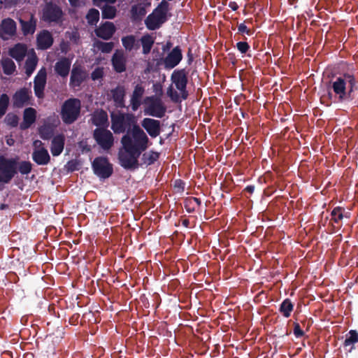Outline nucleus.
<instances>
[{
	"instance_id": "nucleus-1",
	"label": "nucleus",
	"mask_w": 358,
	"mask_h": 358,
	"mask_svg": "<svg viewBox=\"0 0 358 358\" xmlns=\"http://www.w3.org/2000/svg\"><path fill=\"white\" fill-rule=\"evenodd\" d=\"M150 140L145 132L138 125L134 124L131 135L127 132L121 138L123 151L118 153L120 164L125 169L138 167V158L149 147Z\"/></svg>"
},
{
	"instance_id": "nucleus-2",
	"label": "nucleus",
	"mask_w": 358,
	"mask_h": 358,
	"mask_svg": "<svg viewBox=\"0 0 358 358\" xmlns=\"http://www.w3.org/2000/svg\"><path fill=\"white\" fill-rule=\"evenodd\" d=\"M331 87L341 102H348L356 99L358 94V80L352 72L340 73Z\"/></svg>"
},
{
	"instance_id": "nucleus-3",
	"label": "nucleus",
	"mask_w": 358,
	"mask_h": 358,
	"mask_svg": "<svg viewBox=\"0 0 358 358\" xmlns=\"http://www.w3.org/2000/svg\"><path fill=\"white\" fill-rule=\"evenodd\" d=\"M169 10V3L166 0H162L145 20V24L148 29L154 31L159 29L167 21Z\"/></svg>"
},
{
	"instance_id": "nucleus-4",
	"label": "nucleus",
	"mask_w": 358,
	"mask_h": 358,
	"mask_svg": "<svg viewBox=\"0 0 358 358\" xmlns=\"http://www.w3.org/2000/svg\"><path fill=\"white\" fill-rule=\"evenodd\" d=\"M81 102L78 99H66L61 108L60 115L63 122L71 124L76 122L80 114Z\"/></svg>"
},
{
	"instance_id": "nucleus-5",
	"label": "nucleus",
	"mask_w": 358,
	"mask_h": 358,
	"mask_svg": "<svg viewBox=\"0 0 358 358\" xmlns=\"http://www.w3.org/2000/svg\"><path fill=\"white\" fill-rule=\"evenodd\" d=\"M111 129L116 134H123L129 131L132 124H135L134 116L130 113H112L110 114Z\"/></svg>"
},
{
	"instance_id": "nucleus-6",
	"label": "nucleus",
	"mask_w": 358,
	"mask_h": 358,
	"mask_svg": "<svg viewBox=\"0 0 358 358\" xmlns=\"http://www.w3.org/2000/svg\"><path fill=\"white\" fill-rule=\"evenodd\" d=\"M19 157L6 158L0 155V182L8 184L17 173V165Z\"/></svg>"
},
{
	"instance_id": "nucleus-7",
	"label": "nucleus",
	"mask_w": 358,
	"mask_h": 358,
	"mask_svg": "<svg viewBox=\"0 0 358 358\" xmlns=\"http://www.w3.org/2000/svg\"><path fill=\"white\" fill-rule=\"evenodd\" d=\"M64 12L62 8L52 1L47 2L42 10L41 20L49 24L62 22Z\"/></svg>"
},
{
	"instance_id": "nucleus-8",
	"label": "nucleus",
	"mask_w": 358,
	"mask_h": 358,
	"mask_svg": "<svg viewBox=\"0 0 358 358\" xmlns=\"http://www.w3.org/2000/svg\"><path fill=\"white\" fill-rule=\"evenodd\" d=\"M92 168L94 173L101 179L108 178L113 173V164L105 157H96L92 163Z\"/></svg>"
},
{
	"instance_id": "nucleus-9",
	"label": "nucleus",
	"mask_w": 358,
	"mask_h": 358,
	"mask_svg": "<svg viewBox=\"0 0 358 358\" xmlns=\"http://www.w3.org/2000/svg\"><path fill=\"white\" fill-rule=\"evenodd\" d=\"M146 101L148 104L145 110V114L157 118H162L165 115L166 107L159 97L156 96H148L146 98Z\"/></svg>"
},
{
	"instance_id": "nucleus-10",
	"label": "nucleus",
	"mask_w": 358,
	"mask_h": 358,
	"mask_svg": "<svg viewBox=\"0 0 358 358\" xmlns=\"http://www.w3.org/2000/svg\"><path fill=\"white\" fill-rule=\"evenodd\" d=\"M93 138L104 150H108L113 146V135L106 128H96L93 131Z\"/></svg>"
},
{
	"instance_id": "nucleus-11",
	"label": "nucleus",
	"mask_w": 358,
	"mask_h": 358,
	"mask_svg": "<svg viewBox=\"0 0 358 358\" xmlns=\"http://www.w3.org/2000/svg\"><path fill=\"white\" fill-rule=\"evenodd\" d=\"M32 94L30 89L22 87L17 90L12 96V103L14 108H22L31 104Z\"/></svg>"
},
{
	"instance_id": "nucleus-12",
	"label": "nucleus",
	"mask_w": 358,
	"mask_h": 358,
	"mask_svg": "<svg viewBox=\"0 0 358 358\" xmlns=\"http://www.w3.org/2000/svg\"><path fill=\"white\" fill-rule=\"evenodd\" d=\"M87 76L88 74L83 66L74 64L71 71L70 87L73 88L80 87L87 79Z\"/></svg>"
},
{
	"instance_id": "nucleus-13",
	"label": "nucleus",
	"mask_w": 358,
	"mask_h": 358,
	"mask_svg": "<svg viewBox=\"0 0 358 358\" xmlns=\"http://www.w3.org/2000/svg\"><path fill=\"white\" fill-rule=\"evenodd\" d=\"M17 24L10 17H7L1 20L0 23V38L3 40H8L16 35Z\"/></svg>"
},
{
	"instance_id": "nucleus-14",
	"label": "nucleus",
	"mask_w": 358,
	"mask_h": 358,
	"mask_svg": "<svg viewBox=\"0 0 358 358\" xmlns=\"http://www.w3.org/2000/svg\"><path fill=\"white\" fill-rule=\"evenodd\" d=\"M141 124L151 138H156L161 133V122L158 120L145 117Z\"/></svg>"
},
{
	"instance_id": "nucleus-15",
	"label": "nucleus",
	"mask_w": 358,
	"mask_h": 358,
	"mask_svg": "<svg viewBox=\"0 0 358 358\" xmlns=\"http://www.w3.org/2000/svg\"><path fill=\"white\" fill-rule=\"evenodd\" d=\"M116 31V27L112 22H102L94 29V33L98 38L108 41L110 39Z\"/></svg>"
},
{
	"instance_id": "nucleus-16",
	"label": "nucleus",
	"mask_w": 358,
	"mask_h": 358,
	"mask_svg": "<svg viewBox=\"0 0 358 358\" xmlns=\"http://www.w3.org/2000/svg\"><path fill=\"white\" fill-rule=\"evenodd\" d=\"M182 54L180 46H176L168 53L164 59V65L165 69H171L176 67L182 60Z\"/></svg>"
},
{
	"instance_id": "nucleus-17",
	"label": "nucleus",
	"mask_w": 358,
	"mask_h": 358,
	"mask_svg": "<svg viewBox=\"0 0 358 358\" xmlns=\"http://www.w3.org/2000/svg\"><path fill=\"white\" fill-rule=\"evenodd\" d=\"M19 23L22 33L24 36L32 35L34 34L36 26L37 19L34 13H31L27 19L19 18Z\"/></svg>"
},
{
	"instance_id": "nucleus-18",
	"label": "nucleus",
	"mask_w": 358,
	"mask_h": 358,
	"mask_svg": "<svg viewBox=\"0 0 358 358\" xmlns=\"http://www.w3.org/2000/svg\"><path fill=\"white\" fill-rule=\"evenodd\" d=\"M54 42L51 33L48 30H43L39 32L36 37L37 47L40 50H47L50 48Z\"/></svg>"
},
{
	"instance_id": "nucleus-19",
	"label": "nucleus",
	"mask_w": 358,
	"mask_h": 358,
	"mask_svg": "<svg viewBox=\"0 0 358 358\" xmlns=\"http://www.w3.org/2000/svg\"><path fill=\"white\" fill-rule=\"evenodd\" d=\"M90 120L92 124L97 128H106L109 124L108 114L103 109L95 110L92 114Z\"/></svg>"
},
{
	"instance_id": "nucleus-20",
	"label": "nucleus",
	"mask_w": 358,
	"mask_h": 358,
	"mask_svg": "<svg viewBox=\"0 0 358 358\" xmlns=\"http://www.w3.org/2000/svg\"><path fill=\"white\" fill-rule=\"evenodd\" d=\"M110 94L112 96L114 105L117 108H122L125 107L124 97L126 90L124 86L117 85L115 88L110 90Z\"/></svg>"
},
{
	"instance_id": "nucleus-21",
	"label": "nucleus",
	"mask_w": 358,
	"mask_h": 358,
	"mask_svg": "<svg viewBox=\"0 0 358 358\" xmlns=\"http://www.w3.org/2000/svg\"><path fill=\"white\" fill-rule=\"evenodd\" d=\"M171 79L178 90L187 87L188 80L185 69L175 70L171 75Z\"/></svg>"
},
{
	"instance_id": "nucleus-22",
	"label": "nucleus",
	"mask_w": 358,
	"mask_h": 358,
	"mask_svg": "<svg viewBox=\"0 0 358 358\" xmlns=\"http://www.w3.org/2000/svg\"><path fill=\"white\" fill-rule=\"evenodd\" d=\"M32 159L38 165H47L50 162V156L48 150L41 146L34 150Z\"/></svg>"
},
{
	"instance_id": "nucleus-23",
	"label": "nucleus",
	"mask_w": 358,
	"mask_h": 358,
	"mask_svg": "<svg viewBox=\"0 0 358 358\" xmlns=\"http://www.w3.org/2000/svg\"><path fill=\"white\" fill-rule=\"evenodd\" d=\"M71 64V60L66 57H63L55 63V71L58 76L65 78L69 74Z\"/></svg>"
},
{
	"instance_id": "nucleus-24",
	"label": "nucleus",
	"mask_w": 358,
	"mask_h": 358,
	"mask_svg": "<svg viewBox=\"0 0 358 358\" xmlns=\"http://www.w3.org/2000/svg\"><path fill=\"white\" fill-rule=\"evenodd\" d=\"M113 69L117 73H122L126 71L127 59L123 52L116 51L111 59Z\"/></svg>"
},
{
	"instance_id": "nucleus-25",
	"label": "nucleus",
	"mask_w": 358,
	"mask_h": 358,
	"mask_svg": "<svg viewBox=\"0 0 358 358\" xmlns=\"http://www.w3.org/2000/svg\"><path fill=\"white\" fill-rule=\"evenodd\" d=\"M65 144V136L63 134H59L54 136L52 139L50 151L53 156H59L63 151Z\"/></svg>"
},
{
	"instance_id": "nucleus-26",
	"label": "nucleus",
	"mask_w": 358,
	"mask_h": 358,
	"mask_svg": "<svg viewBox=\"0 0 358 358\" xmlns=\"http://www.w3.org/2000/svg\"><path fill=\"white\" fill-rule=\"evenodd\" d=\"M36 110L33 108H27L23 113V121L20 125L22 130L29 128L36 121Z\"/></svg>"
},
{
	"instance_id": "nucleus-27",
	"label": "nucleus",
	"mask_w": 358,
	"mask_h": 358,
	"mask_svg": "<svg viewBox=\"0 0 358 358\" xmlns=\"http://www.w3.org/2000/svg\"><path fill=\"white\" fill-rule=\"evenodd\" d=\"M144 92L145 89L141 85L138 84L135 86L130 100L131 106L133 111L137 110L140 107L141 104V99Z\"/></svg>"
},
{
	"instance_id": "nucleus-28",
	"label": "nucleus",
	"mask_w": 358,
	"mask_h": 358,
	"mask_svg": "<svg viewBox=\"0 0 358 358\" xmlns=\"http://www.w3.org/2000/svg\"><path fill=\"white\" fill-rule=\"evenodd\" d=\"M27 52V47L24 43H17L9 50V55L17 62L22 61Z\"/></svg>"
},
{
	"instance_id": "nucleus-29",
	"label": "nucleus",
	"mask_w": 358,
	"mask_h": 358,
	"mask_svg": "<svg viewBox=\"0 0 358 358\" xmlns=\"http://www.w3.org/2000/svg\"><path fill=\"white\" fill-rule=\"evenodd\" d=\"M146 9L142 3L133 5L130 10V17L133 22H141L146 15Z\"/></svg>"
},
{
	"instance_id": "nucleus-30",
	"label": "nucleus",
	"mask_w": 358,
	"mask_h": 358,
	"mask_svg": "<svg viewBox=\"0 0 358 358\" xmlns=\"http://www.w3.org/2000/svg\"><path fill=\"white\" fill-rule=\"evenodd\" d=\"M56 125L50 122H45L38 128V134L40 137L43 140H50L53 138L55 129Z\"/></svg>"
},
{
	"instance_id": "nucleus-31",
	"label": "nucleus",
	"mask_w": 358,
	"mask_h": 358,
	"mask_svg": "<svg viewBox=\"0 0 358 358\" xmlns=\"http://www.w3.org/2000/svg\"><path fill=\"white\" fill-rule=\"evenodd\" d=\"M38 59L35 52L32 50L31 53L29 55L24 64L25 73L28 77H29L35 71L38 64Z\"/></svg>"
},
{
	"instance_id": "nucleus-32",
	"label": "nucleus",
	"mask_w": 358,
	"mask_h": 358,
	"mask_svg": "<svg viewBox=\"0 0 358 358\" xmlns=\"http://www.w3.org/2000/svg\"><path fill=\"white\" fill-rule=\"evenodd\" d=\"M101 10V17L103 19L112 20L114 19L117 15V10L115 6L107 3L103 6L99 7Z\"/></svg>"
},
{
	"instance_id": "nucleus-33",
	"label": "nucleus",
	"mask_w": 358,
	"mask_h": 358,
	"mask_svg": "<svg viewBox=\"0 0 358 358\" xmlns=\"http://www.w3.org/2000/svg\"><path fill=\"white\" fill-rule=\"evenodd\" d=\"M159 158V153L154 150H150L142 155L141 161L143 164L150 166L155 164Z\"/></svg>"
},
{
	"instance_id": "nucleus-34",
	"label": "nucleus",
	"mask_w": 358,
	"mask_h": 358,
	"mask_svg": "<svg viewBox=\"0 0 358 358\" xmlns=\"http://www.w3.org/2000/svg\"><path fill=\"white\" fill-rule=\"evenodd\" d=\"M122 44L127 51H131L134 48H138L139 45L134 35L123 36L121 39Z\"/></svg>"
},
{
	"instance_id": "nucleus-35",
	"label": "nucleus",
	"mask_w": 358,
	"mask_h": 358,
	"mask_svg": "<svg viewBox=\"0 0 358 358\" xmlns=\"http://www.w3.org/2000/svg\"><path fill=\"white\" fill-rule=\"evenodd\" d=\"M1 64L3 68V71L6 75H12L16 69L14 62L10 58H2Z\"/></svg>"
},
{
	"instance_id": "nucleus-36",
	"label": "nucleus",
	"mask_w": 358,
	"mask_h": 358,
	"mask_svg": "<svg viewBox=\"0 0 358 358\" xmlns=\"http://www.w3.org/2000/svg\"><path fill=\"white\" fill-rule=\"evenodd\" d=\"M141 42L143 48V54L148 55L150 52L153 46V44L155 43L154 39L150 35L146 34L141 37Z\"/></svg>"
},
{
	"instance_id": "nucleus-37",
	"label": "nucleus",
	"mask_w": 358,
	"mask_h": 358,
	"mask_svg": "<svg viewBox=\"0 0 358 358\" xmlns=\"http://www.w3.org/2000/svg\"><path fill=\"white\" fill-rule=\"evenodd\" d=\"M294 308V305L289 299H285L279 308L280 313L285 317H289Z\"/></svg>"
},
{
	"instance_id": "nucleus-38",
	"label": "nucleus",
	"mask_w": 358,
	"mask_h": 358,
	"mask_svg": "<svg viewBox=\"0 0 358 358\" xmlns=\"http://www.w3.org/2000/svg\"><path fill=\"white\" fill-rule=\"evenodd\" d=\"M100 13L99 11L96 8H91L89 10L86 19L90 25H96L99 20Z\"/></svg>"
},
{
	"instance_id": "nucleus-39",
	"label": "nucleus",
	"mask_w": 358,
	"mask_h": 358,
	"mask_svg": "<svg viewBox=\"0 0 358 358\" xmlns=\"http://www.w3.org/2000/svg\"><path fill=\"white\" fill-rule=\"evenodd\" d=\"M94 45L102 52L109 53L113 50V49L114 48V43L113 42H103L101 41H96L94 43Z\"/></svg>"
},
{
	"instance_id": "nucleus-40",
	"label": "nucleus",
	"mask_w": 358,
	"mask_h": 358,
	"mask_svg": "<svg viewBox=\"0 0 358 358\" xmlns=\"http://www.w3.org/2000/svg\"><path fill=\"white\" fill-rule=\"evenodd\" d=\"M18 164V167L17 166V170L22 175H27L31 173L32 170V164L29 161H22Z\"/></svg>"
},
{
	"instance_id": "nucleus-41",
	"label": "nucleus",
	"mask_w": 358,
	"mask_h": 358,
	"mask_svg": "<svg viewBox=\"0 0 358 358\" xmlns=\"http://www.w3.org/2000/svg\"><path fill=\"white\" fill-rule=\"evenodd\" d=\"M9 105V96L6 94L0 96V118L6 113Z\"/></svg>"
},
{
	"instance_id": "nucleus-42",
	"label": "nucleus",
	"mask_w": 358,
	"mask_h": 358,
	"mask_svg": "<svg viewBox=\"0 0 358 358\" xmlns=\"http://www.w3.org/2000/svg\"><path fill=\"white\" fill-rule=\"evenodd\" d=\"M47 71L45 67L41 68L34 79V84H46Z\"/></svg>"
},
{
	"instance_id": "nucleus-43",
	"label": "nucleus",
	"mask_w": 358,
	"mask_h": 358,
	"mask_svg": "<svg viewBox=\"0 0 358 358\" xmlns=\"http://www.w3.org/2000/svg\"><path fill=\"white\" fill-rule=\"evenodd\" d=\"M358 342V333L356 330H350L348 333V336H347L345 341L344 345L348 346L351 345H354Z\"/></svg>"
},
{
	"instance_id": "nucleus-44",
	"label": "nucleus",
	"mask_w": 358,
	"mask_h": 358,
	"mask_svg": "<svg viewBox=\"0 0 358 358\" xmlns=\"http://www.w3.org/2000/svg\"><path fill=\"white\" fill-rule=\"evenodd\" d=\"M344 209L341 207L335 208L331 213V220L336 223H339L344 217Z\"/></svg>"
},
{
	"instance_id": "nucleus-45",
	"label": "nucleus",
	"mask_w": 358,
	"mask_h": 358,
	"mask_svg": "<svg viewBox=\"0 0 358 358\" xmlns=\"http://www.w3.org/2000/svg\"><path fill=\"white\" fill-rule=\"evenodd\" d=\"M19 118L17 115L13 113H8L6 116L4 121L7 125L12 127H15L18 124Z\"/></svg>"
},
{
	"instance_id": "nucleus-46",
	"label": "nucleus",
	"mask_w": 358,
	"mask_h": 358,
	"mask_svg": "<svg viewBox=\"0 0 358 358\" xmlns=\"http://www.w3.org/2000/svg\"><path fill=\"white\" fill-rule=\"evenodd\" d=\"M45 85L46 84H34V94L38 99H43L44 98V90Z\"/></svg>"
},
{
	"instance_id": "nucleus-47",
	"label": "nucleus",
	"mask_w": 358,
	"mask_h": 358,
	"mask_svg": "<svg viewBox=\"0 0 358 358\" xmlns=\"http://www.w3.org/2000/svg\"><path fill=\"white\" fill-rule=\"evenodd\" d=\"M184 207L189 213H194L196 210V206L191 197H188L184 201Z\"/></svg>"
},
{
	"instance_id": "nucleus-48",
	"label": "nucleus",
	"mask_w": 358,
	"mask_h": 358,
	"mask_svg": "<svg viewBox=\"0 0 358 358\" xmlns=\"http://www.w3.org/2000/svg\"><path fill=\"white\" fill-rule=\"evenodd\" d=\"M167 95L174 103H178L180 101L178 93L173 89L171 85L167 90Z\"/></svg>"
},
{
	"instance_id": "nucleus-49",
	"label": "nucleus",
	"mask_w": 358,
	"mask_h": 358,
	"mask_svg": "<svg viewBox=\"0 0 358 358\" xmlns=\"http://www.w3.org/2000/svg\"><path fill=\"white\" fill-rule=\"evenodd\" d=\"M236 48L241 54H245L250 47L247 42L240 41L236 43Z\"/></svg>"
},
{
	"instance_id": "nucleus-50",
	"label": "nucleus",
	"mask_w": 358,
	"mask_h": 358,
	"mask_svg": "<svg viewBox=\"0 0 358 358\" xmlns=\"http://www.w3.org/2000/svg\"><path fill=\"white\" fill-rule=\"evenodd\" d=\"M103 76V69L101 67L96 68L91 73V78L93 80H96Z\"/></svg>"
},
{
	"instance_id": "nucleus-51",
	"label": "nucleus",
	"mask_w": 358,
	"mask_h": 358,
	"mask_svg": "<svg viewBox=\"0 0 358 358\" xmlns=\"http://www.w3.org/2000/svg\"><path fill=\"white\" fill-rule=\"evenodd\" d=\"M238 33L246 34L248 36H251L253 33L251 29H248L244 23H241L238 24Z\"/></svg>"
},
{
	"instance_id": "nucleus-52",
	"label": "nucleus",
	"mask_w": 358,
	"mask_h": 358,
	"mask_svg": "<svg viewBox=\"0 0 358 358\" xmlns=\"http://www.w3.org/2000/svg\"><path fill=\"white\" fill-rule=\"evenodd\" d=\"M4 1V8L9 9L15 7L19 0H3Z\"/></svg>"
},
{
	"instance_id": "nucleus-53",
	"label": "nucleus",
	"mask_w": 358,
	"mask_h": 358,
	"mask_svg": "<svg viewBox=\"0 0 358 358\" xmlns=\"http://www.w3.org/2000/svg\"><path fill=\"white\" fill-rule=\"evenodd\" d=\"M294 334L295 336L297 338L301 337L303 335V331L301 329L299 324H298V323L294 324Z\"/></svg>"
},
{
	"instance_id": "nucleus-54",
	"label": "nucleus",
	"mask_w": 358,
	"mask_h": 358,
	"mask_svg": "<svg viewBox=\"0 0 358 358\" xmlns=\"http://www.w3.org/2000/svg\"><path fill=\"white\" fill-rule=\"evenodd\" d=\"M116 1L117 0H93V3L97 7H101L102 3L114 4Z\"/></svg>"
},
{
	"instance_id": "nucleus-55",
	"label": "nucleus",
	"mask_w": 358,
	"mask_h": 358,
	"mask_svg": "<svg viewBox=\"0 0 358 358\" xmlns=\"http://www.w3.org/2000/svg\"><path fill=\"white\" fill-rule=\"evenodd\" d=\"M79 318L80 315L78 313H75L69 318V322L72 325H76L78 323Z\"/></svg>"
},
{
	"instance_id": "nucleus-56",
	"label": "nucleus",
	"mask_w": 358,
	"mask_h": 358,
	"mask_svg": "<svg viewBox=\"0 0 358 358\" xmlns=\"http://www.w3.org/2000/svg\"><path fill=\"white\" fill-rule=\"evenodd\" d=\"M79 38L80 36L78 31H73L69 36V39L75 43H77Z\"/></svg>"
},
{
	"instance_id": "nucleus-57",
	"label": "nucleus",
	"mask_w": 358,
	"mask_h": 358,
	"mask_svg": "<svg viewBox=\"0 0 358 358\" xmlns=\"http://www.w3.org/2000/svg\"><path fill=\"white\" fill-rule=\"evenodd\" d=\"M181 93V97L182 99L185 100L187 99L188 96V92L187 91V87H185L184 89L178 90Z\"/></svg>"
},
{
	"instance_id": "nucleus-58",
	"label": "nucleus",
	"mask_w": 358,
	"mask_h": 358,
	"mask_svg": "<svg viewBox=\"0 0 358 358\" xmlns=\"http://www.w3.org/2000/svg\"><path fill=\"white\" fill-rule=\"evenodd\" d=\"M229 7L232 10H236L238 8V6L236 2L235 1H230L229 3Z\"/></svg>"
},
{
	"instance_id": "nucleus-59",
	"label": "nucleus",
	"mask_w": 358,
	"mask_h": 358,
	"mask_svg": "<svg viewBox=\"0 0 358 358\" xmlns=\"http://www.w3.org/2000/svg\"><path fill=\"white\" fill-rule=\"evenodd\" d=\"M244 191L249 193L250 194H252L255 191V186L254 185H248L244 189Z\"/></svg>"
},
{
	"instance_id": "nucleus-60",
	"label": "nucleus",
	"mask_w": 358,
	"mask_h": 358,
	"mask_svg": "<svg viewBox=\"0 0 358 358\" xmlns=\"http://www.w3.org/2000/svg\"><path fill=\"white\" fill-rule=\"evenodd\" d=\"M191 198H192L193 202L194 203L196 208L199 207L201 205V201L199 198H197V197H191Z\"/></svg>"
},
{
	"instance_id": "nucleus-61",
	"label": "nucleus",
	"mask_w": 358,
	"mask_h": 358,
	"mask_svg": "<svg viewBox=\"0 0 358 358\" xmlns=\"http://www.w3.org/2000/svg\"><path fill=\"white\" fill-rule=\"evenodd\" d=\"M175 187L181 188L182 190H184V183L180 180H176Z\"/></svg>"
},
{
	"instance_id": "nucleus-62",
	"label": "nucleus",
	"mask_w": 358,
	"mask_h": 358,
	"mask_svg": "<svg viewBox=\"0 0 358 358\" xmlns=\"http://www.w3.org/2000/svg\"><path fill=\"white\" fill-rule=\"evenodd\" d=\"M69 1L71 6L73 7H77L80 4L79 0H69Z\"/></svg>"
},
{
	"instance_id": "nucleus-63",
	"label": "nucleus",
	"mask_w": 358,
	"mask_h": 358,
	"mask_svg": "<svg viewBox=\"0 0 358 358\" xmlns=\"http://www.w3.org/2000/svg\"><path fill=\"white\" fill-rule=\"evenodd\" d=\"M187 56H188V63L191 64V62L193 60V57H192V54L191 50H189V51L187 52Z\"/></svg>"
},
{
	"instance_id": "nucleus-64",
	"label": "nucleus",
	"mask_w": 358,
	"mask_h": 358,
	"mask_svg": "<svg viewBox=\"0 0 358 358\" xmlns=\"http://www.w3.org/2000/svg\"><path fill=\"white\" fill-rule=\"evenodd\" d=\"M182 224L185 227H188L189 225V221L187 219H185L182 220Z\"/></svg>"
}]
</instances>
